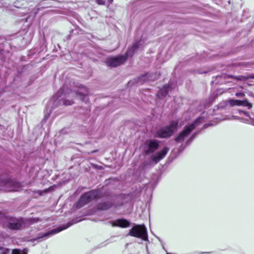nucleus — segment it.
<instances>
[{"label":"nucleus","instance_id":"f257e3e1","mask_svg":"<svg viewBox=\"0 0 254 254\" xmlns=\"http://www.w3.org/2000/svg\"><path fill=\"white\" fill-rule=\"evenodd\" d=\"M0 216L3 226L10 230H18L24 227L26 224H32L38 222L39 218L25 219L23 217L16 218L12 216H3L0 212Z\"/></svg>","mask_w":254,"mask_h":254},{"label":"nucleus","instance_id":"f03ea898","mask_svg":"<svg viewBox=\"0 0 254 254\" xmlns=\"http://www.w3.org/2000/svg\"><path fill=\"white\" fill-rule=\"evenodd\" d=\"M202 120V117H198L191 124L185 126L183 129L176 136L175 140L178 143L183 141L191 132L201 123Z\"/></svg>","mask_w":254,"mask_h":254},{"label":"nucleus","instance_id":"7ed1b4c3","mask_svg":"<svg viewBox=\"0 0 254 254\" xmlns=\"http://www.w3.org/2000/svg\"><path fill=\"white\" fill-rule=\"evenodd\" d=\"M58 94H61L64 95H68L67 96V97L75 96L76 98L84 101L86 96L88 94V89L86 87L83 86L79 91L75 92L68 89L66 85H64L58 91Z\"/></svg>","mask_w":254,"mask_h":254},{"label":"nucleus","instance_id":"20e7f679","mask_svg":"<svg viewBox=\"0 0 254 254\" xmlns=\"http://www.w3.org/2000/svg\"><path fill=\"white\" fill-rule=\"evenodd\" d=\"M178 124L179 122L177 121H172L168 126L158 129L156 132V136L160 138L170 137L177 130Z\"/></svg>","mask_w":254,"mask_h":254},{"label":"nucleus","instance_id":"39448f33","mask_svg":"<svg viewBox=\"0 0 254 254\" xmlns=\"http://www.w3.org/2000/svg\"><path fill=\"white\" fill-rule=\"evenodd\" d=\"M127 235L148 241L147 231L144 224H136L129 230Z\"/></svg>","mask_w":254,"mask_h":254},{"label":"nucleus","instance_id":"423d86ee","mask_svg":"<svg viewBox=\"0 0 254 254\" xmlns=\"http://www.w3.org/2000/svg\"><path fill=\"white\" fill-rule=\"evenodd\" d=\"M99 196V192L98 190H92L86 192L80 196L76 203L77 207L80 208Z\"/></svg>","mask_w":254,"mask_h":254},{"label":"nucleus","instance_id":"0eeeda50","mask_svg":"<svg viewBox=\"0 0 254 254\" xmlns=\"http://www.w3.org/2000/svg\"><path fill=\"white\" fill-rule=\"evenodd\" d=\"M78 221H76L75 219H73L71 221L67 222L66 224H64L55 229H52L45 233L40 234L39 236L36 238L34 239V240H38L39 239L44 238L45 237H48L51 235L56 234L61 232L62 231L68 228V227L72 226L73 224L76 223Z\"/></svg>","mask_w":254,"mask_h":254},{"label":"nucleus","instance_id":"6e6552de","mask_svg":"<svg viewBox=\"0 0 254 254\" xmlns=\"http://www.w3.org/2000/svg\"><path fill=\"white\" fill-rule=\"evenodd\" d=\"M20 187L19 183L11 179L7 178L0 181V189L1 188L7 191H16Z\"/></svg>","mask_w":254,"mask_h":254},{"label":"nucleus","instance_id":"1a4fd4ad","mask_svg":"<svg viewBox=\"0 0 254 254\" xmlns=\"http://www.w3.org/2000/svg\"><path fill=\"white\" fill-rule=\"evenodd\" d=\"M159 147V141L157 140H147L145 141L143 146V152L146 155H149L154 153Z\"/></svg>","mask_w":254,"mask_h":254},{"label":"nucleus","instance_id":"9d476101","mask_svg":"<svg viewBox=\"0 0 254 254\" xmlns=\"http://www.w3.org/2000/svg\"><path fill=\"white\" fill-rule=\"evenodd\" d=\"M127 60V56L119 55L116 57H111L107 59L106 64L111 67H117L123 64Z\"/></svg>","mask_w":254,"mask_h":254},{"label":"nucleus","instance_id":"9b49d317","mask_svg":"<svg viewBox=\"0 0 254 254\" xmlns=\"http://www.w3.org/2000/svg\"><path fill=\"white\" fill-rule=\"evenodd\" d=\"M141 40L135 41L131 46L128 47L125 55L124 56H127V59L129 57H132L141 45Z\"/></svg>","mask_w":254,"mask_h":254},{"label":"nucleus","instance_id":"f8f14e48","mask_svg":"<svg viewBox=\"0 0 254 254\" xmlns=\"http://www.w3.org/2000/svg\"><path fill=\"white\" fill-rule=\"evenodd\" d=\"M169 150V148L168 147H164L162 150L151 156L152 161L155 163H158L165 157Z\"/></svg>","mask_w":254,"mask_h":254},{"label":"nucleus","instance_id":"ddd939ff","mask_svg":"<svg viewBox=\"0 0 254 254\" xmlns=\"http://www.w3.org/2000/svg\"><path fill=\"white\" fill-rule=\"evenodd\" d=\"M112 226L121 228H127L130 225V222L124 218L118 219L111 222Z\"/></svg>","mask_w":254,"mask_h":254},{"label":"nucleus","instance_id":"4468645a","mask_svg":"<svg viewBox=\"0 0 254 254\" xmlns=\"http://www.w3.org/2000/svg\"><path fill=\"white\" fill-rule=\"evenodd\" d=\"M159 75L156 73H146L141 75L139 77V79L145 81L147 80L154 81L158 79Z\"/></svg>","mask_w":254,"mask_h":254},{"label":"nucleus","instance_id":"2eb2a0df","mask_svg":"<svg viewBox=\"0 0 254 254\" xmlns=\"http://www.w3.org/2000/svg\"><path fill=\"white\" fill-rule=\"evenodd\" d=\"M113 205V204L111 201L102 202L98 203L97 208L100 210H106L112 207Z\"/></svg>","mask_w":254,"mask_h":254},{"label":"nucleus","instance_id":"dca6fc26","mask_svg":"<svg viewBox=\"0 0 254 254\" xmlns=\"http://www.w3.org/2000/svg\"><path fill=\"white\" fill-rule=\"evenodd\" d=\"M171 86L169 84H165L163 87L160 89L157 93V96L159 98H162L165 97L168 93V91Z\"/></svg>","mask_w":254,"mask_h":254},{"label":"nucleus","instance_id":"f3484780","mask_svg":"<svg viewBox=\"0 0 254 254\" xmlns=\"http://www.w3.org/2000/svg\"><path fill=\"white\" fill-rule=\"evenodd\" d=\"M231 78L239 81H246L249 79H254V74H248L247 75L231 76Z\"/></svg>","mask_w":254,"mask_h":254},{"label":"nucleus","instance_id":"a211bd4d","mask_svg":"<svg viewBox=\"0 0 254 254\" xmlns=\"http://www.w3.org/2000/svg\"><path fill=\"white\" fill-rule=\"evenodd\" d=\"M242 101L237 99H230L229 101V103L231 106H242Z\"/></svg>","mask_w":254,"mask_h":254},{"label":"nucleus","instance_id":"6ab92c4d","mask_svg":"<svg viewBox=\"0 0 254 254\" xmlns=\"http://www.w3.org/2000/svg\"><path fill=\"white\" fill-rule=\"evenodd\" d=\"M28 250L24 249L21 250L18 249H15L12 250L11 254H27Z\"/></svg>","mask_w":254,"mask_h":254},{"label":"nucleus","instance_id":"aec40b11","mask_svg":"<svg viewBox=\"0 0 254 254\" xmlns=\"http://www.w3.org/2000/svg\"><path fill=\"white\" fill-rule=\"evenodd\" d=\"M242 106L247 107L248 109H250L253 107L252 103H250L247 99H245L242 101Z\"/></svg>","mask_w":254,"mask_h":254},{"label":"nucleus","instance_id":"412c9836","mask_svg":"<svg viewBox=\"0 0 254 254\" xmlns=\"http://www.w3.org/2000/svg\"><path fill=\"white\" fill-rule=\"evenodd\" d=\"M10 250L8 248H5L0 247V254H8Z\"/></svg>","mask_w":254,"mask_h":254},{"label":"nucleus","instance_id":"4be33fe9","mask_svg":"<svg viewBox=\"0 0 254 254\" xmlns=\"http://www.w3.org/2000/svg\"><path fill=\"white\" fill-rule=\"evenodd\" d=\"M63 104L65 106L71 105L73 104V101L72 100L64 99L63 100Z\"/></svg>","mask_w":254,"mask_h":254},{"label":"nucleus","instance_id":"5701e85b","mask_svg":"<svg viewBox=\"0 0 254 254\" xmlns=\"http://www.w3.org/2000/svg\"><path fill=\"white\" fill-rule=\"evenodd\" d=\"M235 95L237 97H243L245 96V94L243 92H237L236 94H235Z\"/></svg>","mask_w":254,"mask_h":254},{"label":"nucleus","instance_id":"b1692460","mask_svg":"<svg viewBox=\"0 0 254 254\" xmlns=\"http://www.w3.org/2000/svg\"><path fill=\"white\" fill-rule=\"evenodd\" d=\"M199 133H200V131H196V132H194L193 133H192L190 137H191L193 139H194L195 138L197 135V134H199Z\"/></svg>","mask_w":254,"mask_h":254},{"label":"nucleus","instance_id":"393cba45","mask_svg":"<svg viewBox=\"0 0 254 254\" xmlns=\"http://www.w3.org/2000/svg\"><path fill=\"white\" fill-rule=\"evenodd\" d=\"M193 140L191 137H190L186 141V145H189Z\"/></svg>","mask_w":254,"mask_h":254},{"label":"nucleus","instance_id":"a878e982","mask_svg":"<svg viewBox=\"0 0 254 254\" xmlns=\"http://www.w3.org/2000/svg\"><path fill=\"white\" fill-rule=\"evenodd\" d=\"M193 140L191 137H190L186 141V145H189Z\"/></svg>","mask_w":254,"mask_h":254},{"label":"nucleus","instance_id":"bb28decb","mask_svg":"<svg viewBox=\"0 0 254 254\" xmlns=\"http://www.w3.org/2000/svg\"><path fill=\"white\" fill-rule=\"evenodd\" d=\"M193 140L191 137H190L186 141V145H189Z\"/></svg>","mask_w":254,"mask_h":254},{"label":"nucleus","instance_id":"cd10ccee","mask_svg":"<svg viewBox=\"0 0 254 254\" xmlns=\"http://www.w3.org/2000/svg\"><path fill=\"white\" fill-rule=\"evenodd\" d=\"M96 2L98 4H104L105 0H96Z\"/></svg>","mask_w":254,"mask_h":254},{"label":"nucleus","instance_id":"c85d7f7f","mask_svg":"<svg viewBox=\"0 0 254 254\" xmlns=\"http://www.w3.org/2000/svg\"><path fill=\"white\" fill-rule=\"evenodd\" d=\"M243 113L246 116L249 117V114L248 112L244 111Z\"/></svg>","mask_w":254,"mask_h":254},{"label":"nucleus","instance_id":"c756f323","mask_svg":"<svg viewBox=\"0 0 254 254\" xmlns=\"http://www.w3.org/2000/svg\"><path fill=\"white\" fill-rule=\"evenodd\" d=\"M208 127V124H205L203 126V128H205L207 127Z\"/></svg>","mask_w":254,"mask_h":254},{"label":"nucleus","instance_id":"7c9ffc66","mask_svg":"<svg viewBox=\"0 0 254 254\" xmlns=\"http://www.w3.org/2000/svg\"><path fill=\"white\" fill-rule=\"evenodd\" d=\"M108 1L110 2V3H112V2L113 1V0H108Z\"/></svg>","mask_w":254,"mask_h":254},{"label":"nucleus","instance_id":"2f4dec72","mask_svg":"<svg viewBox=\"0 0 254 254\" xmlns=\"http://www.w3.org/2000/svg\"><path fill=\"white\" fill-rule=\"evenodd\" d=\"M162 247H163V249H164V250H165V248H164V247L163 244H162Z\"/></svg>","mask_w":254,"mask_h":254},{"label":"nucleus","instance_id":"473e14b6","mask_svg":"<svg viewBox=\"0 0 254 254\" xmlns=\"http://www.w3.org/2000/svg\"><path fill=\"white\" fill-rule=\"evenodd\" d=\"M253 125L254 126V123L253 124Z\"/></svg>","mask_w":254,"mask_h":254}]
</instances>
